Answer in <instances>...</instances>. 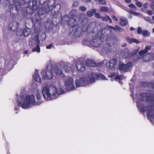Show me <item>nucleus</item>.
<instances>
[{
    "label": "nucleus",
    "instance_id": "nucleus-1",
    "mask_svg": "<svg viewBox=\"0 0 154 154\" xmlns=\"http://www.w3.org/2000/svg\"><path fill=\"white\" fill-rule=\"evenodd\" d=\"M42 93L44 98L46 100H51L57 98V90L56 87L53 85H51L49 88L46 86L42 89Z\"/></svg>",
    "mask_w": 154,
    "mask_h": 154
},
{
    "label": "nucleus",
    "instance_id": "nucleus-2",
    "mask_svg": "<svg viewBox=\"0 0 154 154\" xmlns=\"http://www.w3.org/2000/svg\"><path fill=\"white\" fill-rule=\"evenodd\" d=\"M75 17L74 15L72 16L69 18L68 22L69 26H72L69 30V34L75 37H79L81 35V32L79 30V26Z\"/></svg>",
    "mask_w": 154,
    "mask_h": 154
},
{
    "label": "nucleus",
    "instance_id": "nucleus-3",
    "mask_svg": "<svg viewBox=\"0 0 154 154\" xmlns=\"http://www.w3.org/2000/svg\"><path fill=\"white\" fill-rule=\"evenodd\" d=\"M20 98V100L18 102V105L19 106H21L23 109L29 108L35 104V98L33 95H27L25 98L22 96Z\"/></svg>",
    "mask_w": 154,
    "mask_h": 154
},
{
    "label": "nucleus",
    "instance_id": "nucleus-4",
    "mask_svg": "<svg viewBox=\"0 0 154 154\" xmlns=\"http://www.w3.org/2000/svg\"><path fill=\"white\" fill-rule=\"evenodd\" d=\"M29 13V17L35 24L39 23L41 19L45 17V12L46 10H30Z\"/></svg>",
    "mask_w": 154,
    "mask_h": 154
},
{
    "label": "nucleus",
    "instance_id": "nucleus-5",
    "mask_svg": "<svg viewBox=\"0 0 154 154\" xmlns=\"http://www.w3.org/2000/svg\"><path fill=\"white\" fill-rule=\"evenodd\" d=\"M97 66V63L93 61L88 60L84 63L83 61H78L76 62V66L78 70L83 72L86 70V66L94 67Z\"/></svg>",
    "mask_w": 154,
    "mask_h": 154
},
{
    "label": "nucleus",
    "instance_id": "nucleus-6",
    "mask_svg": "<svg viewBox=\"0 0 154 154\" xmlns=\"http://www.w3.org/2000/svg\"><path fill=\"white\" fill-rule=\"evenodd\" d=\"M12 19L14 20V18L17 16L18 20H21L26 16L25 11L27 13L28 10H10Z\"/></svg>",
    "mask_w": 154,
    "mask_h": 154
},
{
    "label": "nucleus",
    "instance_id": "nucleus-7",
    "mask_svg": "<svg viewBox=\"0 0 154 154\" xmlns=\"http://www.w3.org/2000/svg\"><path fill=\"white\" fill-rule=\"evenodd\" d=\"M141 97L140 100L142 101H145L147 103L154 102V94L152 93L148 94L146 92L141 93L140 94Z\"/></svg>",
    "mask_w": 154,
    "mask_h": 154
},
{
    "label": "nucleus",
    "instance_id": "nucleus-8",
    "mask_svg": "<svg viewBox=\"0 0 154 154\" xmlns=\"http://www.w3.org/2000/svg\"><path fill=\"white\" fill-rule=\"evenodd\" d=\"M140 111L141 112H144L147 111L146 114L147 116L153 117L154 119V107L153 106L150 105L140 108Z\"/></svg>",
    "mask_w": 154,
    "mask_h": 154
},
{
    "label": "nucleus",
    "instance_id": "nucleus-9",
    "mask_svg": "<svg viewBox=\"0 0 154 154\" xmlns=\"http://www.w3.org/2000/svg\"><path fill=\"white\" fill-rule=\"evenodd\" d=\"M66 88L68 91H70L75 89L74 85L73 79L72 78L68 79L65 83Z\"/></svg>",
    "mask_w": 154,
    "mask_h": 154
},
{
    "label": "nucleus",
    "instance_id": "nucleus-10",
    "mask_svg": "<svg viewBox=\"0 0 154 154\" xmlns=\"http://www.w3.org/2000/svg\"><path fill=\"white\" fill-rule=\"evenodd\" d=\"M132 64L131 62H129L126 64L121 63L119 66V70L124 72H127L131 67Z\"/></svg>",
    "mask_w": 154,
    "mask_h": 154
},
{
    "label": "nucleus",
    "instance_id": "nucleus-11",
    "mask_svg": "<svg viewBox=\"0 0 154 154\" xmlns=\"http://www.w3.org/2000/svg\"><path fill=\"white\" fill-rule=\"evenodd\" d=\"M102 43V38L97 36L96 38H93V40L91 42L90 44L93 47H97L101 45Z\"/></svg>",
    "mask_w": 154,
    "mask_h": 154
},
{
    "label": "nucleus",
    "instance_id": "nucleus-12",
    "mask_svg": "<svg viewBox=\"0 0 154 154\" xmlns=\"http://www.w3.org/2000/svg\"><path fill=\"white\" fill-rule=\"evenodd\" d=\"M24 2L27 4H29V7L30 10H38L39 8V5L37 3V2L36 0H32V5L31 6H30V0H23Z\"/></svg>",
    "mask_w": 154,
    "mask_h": 154
},
{
    "label": "nucleus",
    "instance_id": "nucleus-13",
    "mask_svg": "<svg viewBox=\"0 0 154 154\" xmlns=\"http://www.w3.org/2000/svg\"><path fill=\"white\" fill-rule=\"evenodd\" d=\"M117 60L116 59H111L107 62L106 65L108 68L111 69L114 68L117 63Z\"/></svg>",
    "mask_w": 154,
    "mask_h": 154
},
{
    "label": "nucleus",
    "instance_id": "nucleus-14",
    "mask_svg": "<svg viewBox=\"0 0 154 154\" xmlns=\"http://www.w3.org/2000/svg\"><path fill=\"white\" fill-rule=\"evenodd\" d=\"M46 77L43 76L42 75V79L44 80L46 79L47 78L49 79H52L53 77V68L52 67L50 70H47L45 72Z\"/></svg>",
    "mask_w": 154,
    "mask_h": 154
},
{
    "label": "nucleus",
    "instance_id": "nucleus-15",
    "mask_svg": "<svg viewBox=\"0 0 154 154\" xmlns=\"http://www.w3.org/2000/svg\"><path fill=\"white\" fill-rule=\"evenodd\" d=\"M20 32H21V33L20 34H19V32L18 31L17 32L16 34L18 36H22V34L24 36L27 37L29 35V34L28 31L27 29H23V31L22 30H20Z\"/></svg>",
    "mask_w": 154,
    "mask_h": 154
},
{
    "label": "nucleus",
    "instance_id": "nucleus-16",
    "mask_svg": "<svg viewBox=\"0 0 154 154\" xmlns=\"http://www.w3.org/2000/svg\"><path fill=\"white\" fill-rule=\"evenodd\" d=\"M122 56L124 58L127 59L130 57H131V53H129L128 49L127 48H125L123 51Z\"/></svg>",
    "mask_w": 154,
    "mask_h": 154
},
{
    "label": "nucleus",
    "instance_id": "nucleus-17",
    "mask_svg": "<svg viewBox=\"0 0 154 154\" xmlns=\"http://www.w3.org/2000/svg\"><path fill=\"white\" fill-rule=\"evenodd\" d=\"M37 70H35V72L33 75V77L35 81L39 83H41L42 82V80L41 78L39 75V74L38 73V72H37Z\"/></svg>",
    "mask_w": 154,
    "mask_h": 154
},
{
    "label": "nucleus",
    "instance_id": "nucleus-18",
    "mask_svg": "<svg viewBox=\"0 0 154 154\" xmlns=\"http://www.w3.org/2000/svg\"><path fill=\"white\" fill-rule=\"evenodd\" d=\"M142 85L144 87L151 88L154 90V82L153 83L149 82H143Z\"/></svg>",
    "mask_w": 154,
    "mask_h": 154
},
{
    "label": "nucleus",
    "instance_id": "nucleus-19",
    "mask_svg": "<svg viewBox=\"0 0 154 154\" xmlns=\"http://www.w3.org/2000/svg\"><path fill=\"white\" fill-rule=\"evenodd\" d=\"M36 47L33 48L32 49V51L33 52L36 51L37 52L39 53L40 51V49L39 47L40 42L38 38L36 39Z\"/></svg>",
    "mask_w": 154,
    "mask_h": 154
},
{
    "label": "nucleus",
    "instance_id": "nucleus-20",
    "mask_svg": "<svg viewBox=\"0 0 154 154\" xmlns=\"http://www.w3.org/2000/svg\"><path fill=\"white\" fill-rule=\"evenodd\" d=\"M151 47L150 46H146L144 50H141L139 51V54L141 56H143L145 54H146L148 52V50L151 49Z\"/></svg>",
    "mask_w": 154,
    "mask_h": 154
},
{
    "label": "nucleus",
    "instance_id": "nucleus-21",
    "mask_svg": "<svg viewBox=\"0 0 154 154\" xmlns=\"http://www.w3.org/2000/svg\"><path fill=\"white\" fill-rule=\"evenodd\" d=\"M152 54L148 53L146 56H144L142 58L143 61L145 62H148L150 59H152L151 57Z\"/></svg>",
    "mask_w": 154,
    "mask_h": 154
},
{
    "label": "nucleus",
    "instance_id": "nucleus-22",
    "mask_svg": "<svg viewBox=\"0 0 154 154\" xmlns=\"http://www.w3.org/2000/svg\"><path fill=\"white\" fill-rule=\"evenodd\" d=\"M59 11H57V13L55 11V10H48V12H49L50 11L51 12H52L53 13H54V14H52V17L53 18H55V19H57L58 18V17L60 16L62 17V15L61 14L58 13Z\"/></svg>",
    "mask_w": 154,
    "mask_h": 154
},
{
    "label": "nucleus",
    "instance_id": "nucleus-23",
    "mask_svg": "<svg viewBox=\"0 0 154 154\" xmlns=\"http://www.w3.org/2000/svg\"><path fill=\"white\" fill-rule=\"evenodd\" d=\"M55 3V0H48L47 3L48 7L49 8L50 7H53V8H52V9L54 7Z\"/></svg>",
    "mask_w": 154,
    "mask_h": 154
},
{
    "label": "nucleus",
    "instance_id": "nucleus-24",
    "mask_svg": "<svg viewBox=\"0 0 154 154\" xmlns=\"http://www.w3.org/2000/svg\"><path fill=\"white\" fill-rule=\"evenodd\" d=\"M127 41L130 44H131L132 43H135L137 44H138L140 43V42L138 41L137 40L133 38H131L129 37H127L126 38Z\"/></svg>",
    "mask_w": 154,
    "mask_h": 154
},
{
    "label": "nucleus",
    "instance_id": "nucleus-25",
    "mask_svg": "<svg viewBox=\"0 0 154 154\" xmlns=\"http://www.w3.org/2000/svg\"><path fill=\"white\" fill-rule=\"evenodd\" d=\"M92 74L93 75V76L95 75V76H96V78L97 79H101L103 80H105V76L102 74H98L97 73H94V72H92Z\"/></svg>",
    "mask_w": 154,
    "mask_h": 154
},
{
    "label": "nucleus",
    "instance_id": "nucleus-26",
    "mask_svg": "<svg viewBox=\"0 0 154 154\" xmlns=\"http://www.w3.org/2000/svg\"><path fill=\"white\" fill-rule=\"evenodd\" d=\"M121 21L119 23V24L122 26H124L127 24L128 21L126 18L123 17H121L120 19Z\"/></svg>",
    "mask_w": 154,
    "mask_h": 154
},
{
    "label": "nucleus",
    "instance_id": "nucleus-27",
    "mask_svg": "<svg viewBox=\"0 0 154 154\" xmlns=\"http://www.w3.org/2000/svg\"><path fill=\"white\" fill-rule=\"evenodd\" d=\"M14 21L10 23L9 25V29L10 31H14L17 29V28L14 25Z\"/></svg>",
    "mask_w": 154,
    "mask_h": 154
},
{
    "label": "nucleus",
    "instance_id": "nucleus-28",
    "mask_svg": "<svg viewBox=\"0 0 154 154\" xmlns=\"http://www.w3.org/2000/svg\"><path fill=\"white\" fill-rule=\"evenodd\" d=\"M56 75L61 77H64V74H63L62 70L57 68L56 70Z\"/></svg>",
    "mask_w": 154,
    "mask_h": 154
},
{
    "label": "nucleus",
    "instance_id": "nucleus-29",
    "mask_svg": "<svg viewBox=\"0 0 154 154\" xmlns=\"http://www.w3.org/2000/svg\"><path fill=\"white\" fill-rule=\"evenodd\" d=\"M88 79H89V77H82L80 78L79 80L81 83H87V81Z\"/></svg>",
    "mask_w": 154,
    "mask_h": 154
},
{
    "label": "nucleus",
    "instance_id": "nucleus-30",
    "mask_svg": "<svg viewBox=\"0 0 154 154\" xmlns=\"http://www.w3.org/2000/svg\"><path fill=\"white\" fill-rule=\"evenodd\" d=\"M16 8L15 10H20L21 8V5L20 2H16L15 3L14 5Z\"/></svg>",
    "mask_w": 154,
    "mask_h": 154
},
{
    "label": "nucleus",
    "instance_id": "nucleus-31",
    "mask_svg": "<svg viewBox=\"0 0 154 154\" xmlns=\"http://www.w3.org/2000/svg\"><path fill=\"white\" fill-rule=\"evenodd\" d=\"M142 34L144 37H148L149 36L150 33L147 30H143Z\"/></svg>",
    "mask_w": 154,
    "mask_h": 154
},
{
    "label": "nucleus",
    "instance_id": "nucleus-32",
    "mask_svg": "<svg viewBox=\"0 0 154 154\" xmlns=\"http://www.w3.org/2000/svg\"><path fill=\"white\" fill-rule=\"evenodd\" d=\"M115 30L116 31H119V32H122L123 31V29L119 26L116 25L115 27Z\"/></svg>",
    "mask_w": 154,
    "mask_h": 154
},
{
    "label": "nucleus",
    "instance_id": "nucleus-33",
    "mask_svg": "<svg viewBox=\"0 0 154 154\" xmlns=\"http://www.w3.org/2000/svg\"><path fill=\"white\" fill-rule=\"evenodd\" d=\"M75 83L77 88L80 87L81 86V83L79 79H76L75 81Z\"/></svg>",
    "mask_w": 154,
    "mask_h": 154
},
{
    "label": "nucleus",
    "instance_id": "nucleus-34",
    "mask_svg": "<svg viewBox=\"0 0 154 154\" xmlns=\"http://www.w3.org/2000/svg\"><path fill=\"white\" fill-rule=\"evenodd\" d=\"M95 1H97V0H95ZM99 3L101 5H105L106 4V2L105 0H98Z\"/></svg>",
    "mask_w": 154,
    "mask_h": 154
},
{
    "label": "nucleus",
    "instance_id": "nucleus-35",
    "mask_svg": "<svg viewBox=\"0 0 154 154\" xmlns=\"http://www.w3.org/2000/svg\"><path fill=\"white\" fill-rule=\"evenodd\" d=\"M7 2H8L10 5L13 6L14 5L15 0H7Z\"/></svg>",
    "mask_w": 154,
    "mask_h": 154
},
{
    "label": "nucleus",
    "instance_id": "nucleus-36",
    "mask_svg": "<svg viewBox=\"0 0 154 154\" xmlns=\"http://www.w3.org/2000/svg\"><path fill=\"white\" fill-rule=\"evenodd\" d=\"M36 97L37 99L38 100H40L42 97V95L39 93L37 92L36 94Z\"/></svg>",
    "mask_w": 154,
    "mask_h": 154
},
{
    "label": "nucleus",
    "instance_id": "nucleus-37",
    "mask_svg": "<svg viewBox=\"0 0 154 154\" xmlns=\"http://www.w3.org/2000/svg\"><path fill=\"white\" fill-rule=\"evenodd\" d=\"M91 75L92 76V77H91L90 78V80L91 82V83L94 82H95L96 79H97L96 77V76H95V75H94V76L92 75V74H91Z\"/></svg>",
    "mask_w": 154,
    "mask_h": 154
},
{
    "label": "nucleus",
    "instance_id": "nucleus-38",
    "mask_svg": "<svg viewBox=\"0 0 154 154\" xmlns=\"http://www.w3.org/2000/svg\"><path fill=\"white\" fill-rule=\"evenodd\" d=\"M140 59V57L137 55L135 56L133 58V60L134 62H136Z\"/></svg>",
    "mask_w": 154,
    "mask_h": 154
},
{
    "label": "nucleus",
    "instance_id": "nucleus-39",
    "mask_svg": "<svg viewBox=\"0 0 154 154\" xmlns=\"http://www.w3.org/2000/svg\"><path fill=\"white\" fill-rule=\"evenodd\" d=\"M94 12L95 16L96 17L98 18H100L101 17L100 14L98 13L95 12L96 10H93Z\"/></svg>",
    "mask_w": 154,
    "mask_h": 154
},
{
    "label": "nucleus",
    "instance_id": "nucleus-40",
    "mask_svg": "<svg viewBox=\"0 0 154 154\" xmlns=\"http://www.w3.org/2000/svg\"><path fill=\"white\" fill-rule=\"evenodd\" d=\"M139 50L136 49L134 51H132L131 53V57L133 56L134 55L136 54L138 52Z\"/></svg>",
    "mask_w": 154,
    "mask_h": 154
},
{
    "label": "nucleus",
    "instance_id": "nucleus-41",
    "mask_svg": "<svg viewBox=\"0 0 154 154\" xmlns=\"http://www.w3.org/2000/svg\"><path fill=\"white\" fill-rule=\"evenodd\" d=\"M47 0H39V3L41 5H44Z\"/></svg>",
    "mask_w": 154,
    "mask_h": 154
},
{
    "label": "nucleus",
    "instance_id": "nucleus-42",
    "mask_svg": "<svg viewBox=\"0 0 154 154\" xmlns=\"http://www.w3.org/2000/svg\"><path fill=\"white\" fill-rule=\"evenodd\" d=\"M136 5L139 8L142 7L143 6V4L142 2H139L138 1H137L136 2Z\"/></svg>",
    "mask_w": 154,
    "mask_h": 154
},
{
    "label": "nucleus",
    "instance_id": "nucleus-43",
    "mask_svg": "<svg viewBox=\"0 0 154 154\" xmlns=\"http://www.w3.org/2000/svg\"><path fill=\"white\" fill-rule=\"evenodd\" d=\"M144 19L145 20L148 22H149L150 23H151L152 22V20L149 17H145Z\"/></svg>",
    "mask_w": 154,
    "mask_h": 154
},
{
    "label": "nucleus",
    "instance_id": "nucleus-44",
    "mask_svg": "<svg viewBox=\"0 0 154 154\" xmlns=\"http://www.w3.org/2000/svg\"><path fill=\"white\" fill-rule=\"evenodd\" d=\"M87 14L89 17H92L93 15V12L91 11L88 10L87 12Z\"/></svg>",
    "mask_w": 154,
    "mask_h": 154
},
{
    "label": "nucleus",
    "instance_id": "nucleus-45",
    "mask_svg": "<svg viewBox=\"0 0 154 154\" xmlns=\"http://www.w3.org/2000/svg\"><path fill=\"white\" fill-rule=\"evenodd\" d=\"M108 16H106L105 17H101V20L103 21H107L108 20Z\"/></svg>",
    "mask_w": 154,
    "mask_h": 154
},
{
    "label": "nucleus",
    "instance_id": "nucleus-46",
    "mask_svg": "<svg viewBox=\"0 0 154 154\" xmlns=\"http://www.w3.org/2000/svg\"><path fill=\"white\" fill-rule=\"evenodd\" d=\"M78 6L79 3L77 1H75L72 5L73 7H77Z\"/></svg>",
    "mask_w": 154,
    "mask_h": 154
},
{
    "label": "nucleus",
    "instance_id": "nucleus-47",
    "mask_svg": "<svg viewBox=\"0 0 154 154\" xmlns=\"http://www.w3.org/2000/svg\"><path fill=\"white\" fill-rule=\"evenodd\" d=\"M129 7L134 9H136V7L133 4H131L128 5Z\"/></svg>",
    "mask_w": 154,
    "mask_h": 154
},
{
    "label": "nucleus",
    "instance_id": "nucleus-48",
    "mask_svg": "<svg viewBox=\"0 0 154 154\" xmlns=\"http://www.w3.org/2000/svg\"><path fill=\"white\" fill-rule=\"evenodd\" d=\"M142 32L141 28L140 27H138L137 31V33L139 34H140L142 33Z\"/></svg>",
    "mask_w": 154,
    "mask_h": 154
},
{
    "label": "nucleus",
    "instance_id": "nucleus-49",
    "mask_svg": "<svg viewBox=\"0 0 154 154\" xmlns=\"http://www.w3.org/2000/svg\"><path fill=\"white\" fill-rule=\"evenodd\" d=\"M148 5V4L147 3H145L143 5V7L145 9L147 8Z\"/></svg>",
    "mask_w": 154,
    "mask_h": 154
},
{
    "label": "nucleus",
    "instance_id": "nucleus-50",
    "mask_svg": "<svg viewBox=\"0 0 154 154\" xmlns=\"http://www.w3.org/2000/svg\"><path fill=\"white\" fill-rule=\"evenodd\" d=\"M109 8L106 7L104 6L101 7L100 10H109Z\"/></svg>",
    "mask_w": 154,
    "mask_h": 154
},
{
    "label": "nucleus",
    "instance_id": "nucleus-51",
    "mask_svg": "<svg viewBox=\"0 0 154 154\" xmlns=\"http://www.w3.org/2000/svg\"><path fill=\"white\" fill-rule=\"evenodd\" d=\"M111 17L114 21H117L118 20L117 18L115 15H112Z\"/></svg>",
    "mask_w": 154,
    "mask_h": 154
},
{
    "label": "nucleus",
    "instance_id": "nucleus-52",
    "mask_svg": "<svg viewBox=\"0 0 154 154\" xmlns=\"http://www.w3.org/2000/svg\"><path fill=\"white\" fill-rule=\"evenodd\" d=\"M121 79V76L120 75H116L115 76V80L117 79Z\"/></svg>",
    "mask_w": 154,
    "mask_h": 154
},
{
    "label": "nucleus",
    "instance_id": "nucleus-53",
    "mask_svg": "<svg viewBox=\"0 0 154 154\" xmlns=\"http://www.w3.org/2000/svg\"><path fill=\"white\" fill-rule=\"evenodd\" d=\"M147 13L150 15L153 14V13L152 10H148Z\"/></svg>",
    "mask_w": 154,
    "mask_h": 154
},
{
    "label": "nucleus",
    "instance_id": "nucleus-54",
    "mask_svg": "<svg viewBox=\"0 0 154 154\" xmlns=\"http://www.w3.org/2000/svg\"><path fill=\"white\" fill-rule=\"evenodd\" d=\"M52 43L46 46V48L47 49H51L52 47Z\"/></svg>",
    "mask_w": 154,
    "mask_h": 154
},
{
    "label": "nucleus",
    "instance_id": "nucleus-55",
    "mask_svg": "<svg viewBox=\"0 0 154 154\" xmlns=\"http://www.w3.org/2000/svg\"><path fill=\"white\" fill-rule=\"evenodd\" d=\"M79 10H86V8L84 6H80L79 8Z\"/></svg>",
    "mask_w": 154,
    "mask_h": 154
},
{
    "label": "nucleus",
    "instance_id": "nucleus-56",
    "mask_svg": "<svg viewBox=\"0 0 154 154\" xmlns=\"http://www.w3.org/2000/svg\"><path fill=\"white\" fill-rule=\"evenodd\" d=\"M64 68H65V71L66 72H67V73H68L69 72V69H68V68L67 69H66V66H65Z\"/></svg>",
    "mask_w": 154,
    "mask_h": 154
},
{
    "label": "nucleus",
    "instance_id": "nucleus-57",
    "mask_svg": "<svg viewBox=\"0 0 154 154\" xmlns=\"http://www.w3.org/2000/svg\"><path fill=\"white\" fill-rule=\"evenodd\" d=\"M109 28L115 30V27H114L113 26H109Z\"/></svg>",
    "mask_w": 154,
    "mask_h": 154
},
{
    "label": "nucleus",
    "instance_id": "nucleus-58",
    "mask_svg": "<svg viewBox=\"0 0 154 154\" xmlns=\"http://www.w3.org/2000/svg\"><path fill=\"white\" fill-rule=\"evenodd\" d=\"M150 7L152 10H154V5L152 4H151Z\"/></svg>",
    "mask_w": 154,
    "mask_h": 154
},
{
    "label": "nucleus",
    "instance_id": "nucleus-59",
    "mask_svg": "<svg viewBox=\"0 0 154 154\" xmlns=\"http://www.w3.org/2000/svg\"><path fill=\"white\" fill-rule=\"evenodd\" d=\"M109 20V22L110 23H111L112 22V20L110 18V17L109 16L108 17V20Z\"/></svg>",
    "mask_w": 154,
    "mask_h": 154
},
{
    "label": "nucleus",
    "instance_id": "nucleus-60",
    "mask_svg": "<svg viewBox=\"0 0 154 154\" xmlns=\"http://www.w3.org/2000/svg\"><path fill=\"white\" fill-rule=\"evenodd\" d=\"M125 2L128 3H131V0H125Z\"/></svg>",
    "mask_w": 154,
    "mask_h": 154
},
{
    "label": "nucleus",
    "instance_id": "nucleus-61",
    "mask_svg": "<svg viewBox=\"0 0 154 154\" xmlns=\"http://www.w3.org/2000/svg\"><path fill=\"white\" fill-rule=\"evenodd\" d=\"M83 1L86 2H90L91 1V0H82Z\"/></svg>",
    "mask_w": 154,
    "mask_h": 154
},
{
    "label": "nucleus",
    "instance_id": "nucleus-62",
    "mask_svg": "<svg viewBox=\"0 0 154 154\" xmlns=\"http://www.w3.org/2000/svg\"><path fill=\"white\" fill-rule=\"evenodd\" d=\"M115 75V74H114V75H109V77L110 78H112Z\"/></svg>",
    "mask_w": 154,
    "mask_h": 154
},
{
    "label": "nucleus",
    "instance_id": "nucleus-63",
    "mask_svg": "<svg viewBox=\"0 0 154 154\" xmlns=\"http://www.w3.org/2000/svg\"><path fill=\"white\" fill-rule=\"evenodd\" d=\"M130 29L131 31H133L134 30V28L132 27H131L130 28Z\"/></svg>",
    "mask_w": 154,
    "mask_h": 154
},
{
    "label": "nucleus",
    "instance_id": "nucleus-64",
    "mask_svg": "<svg viewBox=\"0 0 154 154\" xmlns=\"http://www.w3.org/2000/svg\"><path fill=\"white\" fill-rule=\"evenodd\" d=\"M126 46V43H124V44H123L122 45V47H124L125 46Z\"/></svg>",
    "mask_w": 154,
    "mask_h": 154
}]
</instances>
